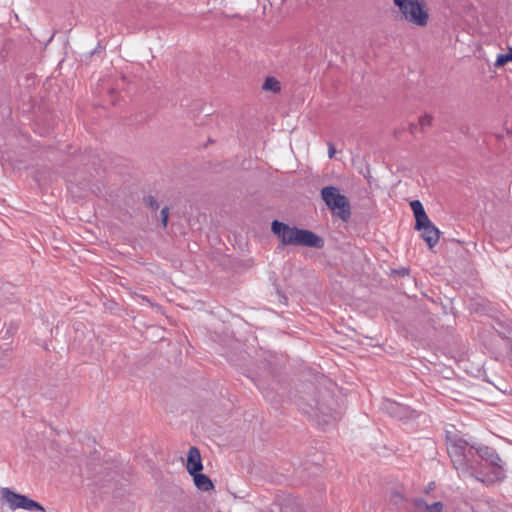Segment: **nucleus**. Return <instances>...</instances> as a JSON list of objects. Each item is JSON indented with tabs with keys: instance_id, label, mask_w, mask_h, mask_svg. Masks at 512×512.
Here are the masks:
<instances>
[{
	"instance_id": "6e6552de",
	"label": "nucleus",
	"mask_w": 512,
	"mask_h": 512,
	"mask_svg": "<svg viewBox=\"0 0 512 512\" xmlns=\"http://www.w3.org/2000/svg\"><path fill=\"white\" fill-rule=\"evenodd\" d=\"M0 494L2 501L7 504L11 510L24 509L27 511H45L43 506L37 501L26 495L16 493L10 488H2Z\"/></svg>"
},
{
	"instance_id": "6ab92c4d",
	"label": "nucleus",
	"mask_w": 512,
	"mask_h": 512,
	"mask_svg": "<svg viewBox=\"0 0 512 512\" xmlns=\"http://www.w3.org/2000/svg\"><path fill=\"white\" fill-rule=\"evenodd\" d=\"M160 216H161V224L164 228H166L168 225V218H169V208L167 206L162 208V210L160 212Z\"/></svg>"
},
{
	"instance_id": "20e7f679",
	"label": "nucleus",
	"mask_w": 512,
	"mask_h": 512,
	"mask_svg": "<svg viewBox=\"0 0 512 512\" xmlns=\"http://www.w3.org/2000/svg\"><path fill=\"white\" fill-rule=\"evenodd\" d=\"M410 207L415 217V230L421 231V237L428 247L432 249L439 241L440 231L427 216L423 204L419 200H413Z\"/></svg>"
},
{
	"instance_id": "ddd939ff",
	"label": "nucleus",
	"mask_w": 512,
	"mask_h": 512,
	"mask_svg": "<svg viewBox=\"0 0 512 512\" xmlns=\"http://www.w3.org/2000/svg\"><path fill=\"white\" fill-rule=\"evenodd\" d=\"M427 502L422 498H414L409 506H405L406 512H424L427 506Z\"/></svg>"
},
{
	"instance_id": "39448f33",
	"label": "nucleus",
	"mask_w": 512,
	"mask_h": 512,
	"mask_svg": "<svg viewBox=\"0 0 512 512\" xmlns=\"http://www.w3.org/2000/svg\"><path fill=\"white\" fill-rule=\"evenodd\" d=\"M402 14V17L408 23L425 27L429 22V13L425 0H393Z\"/></svg>"
},
{
	"instance_id": "4be33fe9",
	"label": "nucleus",
	"mask_w": 512,
	"mask_h": 512,
	"mask_svg": "<svg viewBox=\"0 0 512 512\" xmlns=\"http://www.w3.org/2000/svg\"><path fill=\"white\" fill-rule=\"evenodd\" d=\"M102 50V46L100 43L97 44V46L94 48V50H92L88 55L87 57L91 58L94 54L96 53H100Z\"/></svg>"
},
{
	"instance_id": "412c9836",
	"label": "nucleus",
	"mask_w": 512,
	"mask_h": 512,
	"mask_svg": "<svg viewBox=\"0 0 512 512\" xmlns=\"http://www.w3.org/2000/svg\"><path fill=\"white\" fill-rule=\"evenodd\" d=\"M327 145H328V156H329V158H333L336 153V149L331 142H328Z\"/></svg>"
},
{
	"instance_id": "f03ea898",
	"label": "nucleus",
	"mask_w": 512,
	"mask_h": 512,
	"mask_svg": "<svg viewBox=\"0 0 512 512\" xmlns=\"http://www.w3.org/2000/svg\"><path fill=\"white\" fill-rule=\"evenodd\" d=\"M333 397L329 392L324 393H310L306 392L304 395H300L297 401L299 409L316 419H320L322 416L324 423H329L334 420L333 409L331 403Z\"/></svg>"
},
{
	"instance_id": "9b49d317",
	"label": "nucleus",
	"mask_w": 512,
	"mask_h": 512,
	"mask_svg": "<svg viewBox=\"0 0 512 512\" xmlns=\"http://www.w3.org/2000/svg\"><path fill=\"white\" fill-rule=\"evenodd\" d=\"M195 486L204 492H208L214 488L212 480L205 474L197 472L191 475Z\"/></svg>"
},
{
	"instance_id": "5701e85b",
	"label": "nucleus",
	"mask_w": 512,
	"mask_h": 512,
	"mask_svg": "<svg viewBox=\"0 0 512 512\" xmlns=\"http://www.w3.org/2000/svg\"><path fill=\"white\" fill-rule=\"evenodd\" d=\"M409 131L412 135H415L417 132V125L414 123L409 124Z\"/></svg>"
},
{
	"instance_id": "b1692460",
	"label": "nucleus",
	"mask_w": 512,
	"mask_h": 512,
	"mask_svg": "<svg viewBox=\"0 0 512 512\" xmlns=\"http://www.w3.org/2000/svg\"><path fill=\"white\" fill-rule=\"evenodd\" d=\"M433 484H434V483H430V485H429V487H428V490H426V493H429V490L433 489V488H432V485H433Z\"/></svg>"
},
{
	"instance_id": "7ed1b4c3",
	"label": "nucleus",
	"mask_w": 512,
	"mask_h": 512,
	"mask_svg": "<svg viewBox=\"0 0 512 512\" xmlns=\"http://www.w3.org/2000/svg\"><path fill=\"white\" fill-rule=\"evenodd\" d=\"M446 444L449 457L459 475L474 476V466L471 460L473 452L467 450V441L456 434L447 433Z\"/></svg>"
},
{
	"instance_id": "393cba45",
	"label": "nucleus",
	"mask_w": 512,
	"mask_h": 512,
	"mask_svg": "<svg viewBox=\"0 0 512 512\" xmlns=\"http://www.w3.org/2000/svg\"><path fill=\"white\" fill-rule=\"evenodd\" d=\"M433 484H434V483H430V485H429V487H428V490H426V493H429V490L433 489V488H432V485H433Z\"/></svg>"
},
{
	"instance_id": "9d476101",
	"label": "nucleus",
	"mask_w": 512,
	"mask_h": 512,
	"mask_svg": "<svg viewBox=\"0 0 512 512\" xmlns=\"http://www.w3.org/2000/svg\"><path fill=\"white\" fill-rule=\"evenodd\" d=\"M186 468L190 475L203 470L201 454L199 449L195 446L189 448Z\"/></svg>"
},
{
	"instance_id": "4468645a",
	"label": "nucleus",
	"mask_w": 512,
	"mask_h": 512,
	"mask_svg": "<svg viewBox=\"0 0 512 512\" xmlns=\"http://www.w3.org/2000/svg\"><path fill=\"white\" fill-rule=\"evenodd\" d=\"M262 88L266 91L278 93L281 90L280 82L274 77H267L263 83Z\"/></svg>"
},
{
	"instance_id": "0eeeda50",
	"label": "nucleus",
	"mask_w": 512,
	"mask_h": 512,
	"mask_svg": "<svg viewBox=\"0 0 512 512\" xmlns=\"http://www.w3.org/2000/svg\"><path fill=\"white\" fill-rule=\"evenodd\" d=\"M321 197L328 208L342 221L347 222L351 217V206L348 198L341 194L335 186L321 189Z\"/></svg>"
},
{
	"instance_id": "1a4fd4ad",
	"label": "nucleus",
	"mask_w": 512,
	"mask_h": 512,
	"mask_svg": "<svg viewBox=\"0 0 512 512\" xmlns=\"http://www.w3.org/2000/svg\"><path fill=\"white\" fill-rule=\"evenodd\" d=\"M382 409L391 417L404 420L412 416L413 410L409 406L400 404L393 400H385Z\"/></svg>"
},
{
	"instance_id": "f3484780",
	"label": "nucleus",
	"mask_w": 512,
	"mask_h": 512,
	"mask_svg": "<svg viewBox=\"0 0 512 512\" xmlns=\"http://www.w3.org/2000/svg\"><path fill=\"white\" fill-rule=\"evenodd\" d=\"M433 122V117L430 114H424L419 117V125L422 130H424L427 127H430Z\"/></svg>"
},
{
	"instance_id": "423d86ee",
	"label": "nucleus",
	"mask_w": 512,
	"mask_h": 512,
	"mask_svg": "<svg viewBox=\"0 0 512 512\" xmlns=\"http://www.w3.org/2000/svg\"><path fill=\"white\" fill-rule=\"evenodd\" d=\"M476 452L482 460L491 466V473L485 477H480L474 473L473 477L485 484L502 481L506 477L504 463L495 449L489 446H480L476 448Z\"/></svg>"
},
{
	"instance_id": "aec40b11",
	"label": "nucleus",
	"mask_w": 512,
	"mask_h": 512,
	"mask_svg": "<svg viewBox=\"0 0 512 512\" xmlns=\"http://www.w3.org/2000/svg\"><path fill=\"white\" fill-rule=\"evenodd\" d=\"M410 270L408 268L402 267L400 269L393 270V273L399 275L401 277H405L409 275Z\"/></svg>"
},
{
	"instance_id": "f8f14e48",
	"label": "nucleus",
	"mask_w": 512,
	"mask_h": 512,
	"mask_svg": "<svg viewBox=\"0 0 512 512\" xmlns=\"http://www.w3.org/2000/svg\"><path fill=\"white\" fill-rule=\"evenodd\" d=\"M389 503L396 509H404L409 506L408 499L398 491H392L389 496Z\"/></svg>"
},
{
	"instance_id": "2eb2a0df",
	"label": "nucleus",
	"mask_w": 512,
	"mask_h": 512,
	"mask_svg": "<svg viewBox=\"0 0 512 512\" xmlns=\"http://www.w3.org/2000/svg\"><path fill=\"white\" fill-rule=\"evenodd\" d=\"M512 61V48H509L508 52L505 54H499L495 61V67H501Z\"/></svg>"
},
{
	"instance_id": "a211bd4d",
	"label": "nucleus",
	"mask_w": 512,
	"mask_h": 512,
	"mask_svg": "<svg viewBox=\"0 0 512 512\" xmlns=\"http://www.w3.org/2000/svg\"><path fill=\"white\" fill-rule=\"evenodd\" d=\"M443 508L444 504L441 501H437L432 504H427L424 512H442Z\"/></svg>"
},
{
	"instance_id": "dca6fc26",
	"label": "nucleus",
	"mask_w": 512,
	"mask_h": 512,
	"mask_svg": "<svg viewBox=\"0 0 512 512\" xmlns=\"http://www.w3.org/2000/svg\"><path fill=\"white\" fill-rule=\"evenodd\" d=\"M143 203L147 207H149L151 210H154V211L158 210V208H159V203H158L157 199L152 195L144 196Z\"/></svg>"
},
{
	"instance_id": "f257e3e1",
	"label": "nucleus",
	"mask_w": 512,
	"mask_h": 512,
	"mask_svg": "<svg viewBox=\"0 0 512 512\" xmlns=\"http://www.w3.org/2000/svg\"><path fill=\"white\" fill-rule=\"evenodd\" d=\"M271 231L280 239L282 245L305 246L316 249L324 247V239L316 233L274 220Z\"/></svg>"
}]
</instances>
